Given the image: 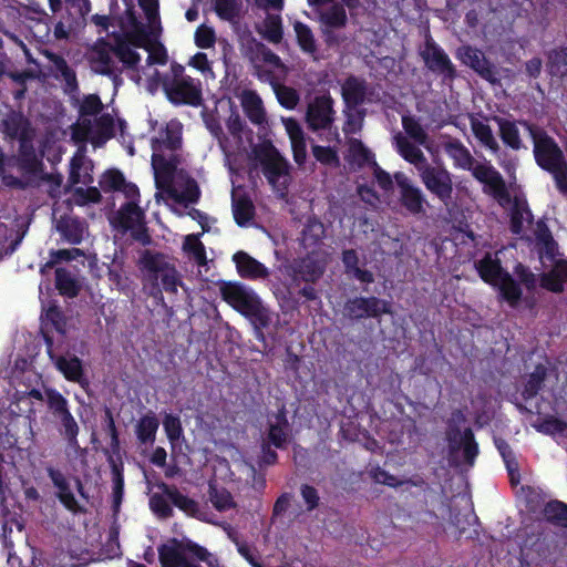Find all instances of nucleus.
<instances>
[{
	"label": "nucleus",
	"instance_id": "nucleus-1",
	"mask_svg": "<svg viewBox=\"0 0 567 567\" xmlns=\"http://www.w3.org/2000/svg\"><path fill=\"white\" fill-rule=\"evenodd\" d=\"M533 140V154L536 164L549 173L558 192L567 197V161L558 143L544 128L526 120H519Z\"/></svg>",
	"mask_w": 567,
	"mask_h": 567
},
{
	"label": "nucleus",
	"instance_id": "nucleus-2",
	"mask_svg": "<svg viewBox=\"0 0 567 567\" xmlns=\"http://www.w3.org/2000/svg\"><path fill=\"white\" fill-rule=\"evenodd\" d=\"M162 567H217V559L207 548L189 538H168L157 547Z\"/></svg>",
	"mask_w": 567,
	"mask_h": 567
},
{
	"label": "nucleus",
	"instance_id": "nucleus-3",
	"mask_svg": "<svg viewBox=\"0 0 567 567\" xmlns=\"http://www.w3.org/2000/svg\"><path fill=\"white\" fill-rule=\"evenodd\" d=\"M142 268L147 271L151 285L148 295L155 300L163 301V290L176 293L181 284L178 272L174 265L169 264L161 252L146 250L141 257Z\"/></svg>",
	"mask_w": 567,
	"mask_h": 567
},
{
	"label": "nucleus",
	"instance_id": "nucleus-4",
	"mask_svg": "<svg viewBox=\"0 0 567 567\" xmlns=\"http://www.w3.org/2000/svg\"><path fill=\"white\" fill-rule=\"evenodd\" d=\"M336 122L334 100L329 92L316 95L307 105L305 123L312 133L326 132L323 140L328 143H341Z\"/></svg>",
	"mask_w": 567,
	"mask_h": 567
},
{
	"label": "nucleus",
	"instance_id": "nucleus-5",
	"mask_svg": "<svg viewBox=\"0 0 567 567\" xmlns=\"http://www.w3.org/2000/svg\"><path fill=\"white\" fill-rule=\"evenodd\" d=\"M326 271V261L319 258L316 252H308L303 257L293 259L288 267V275L292 285H306L298 290L297 295L306 301H316L319 299L318 290L313 287L320 280Z\"/></svg>",
	"mask_w": 567,
	"mask_h": 567
},
{
	"label": "nucleus",
	"instance_id": "nucleus-6",
	"mask_svg": "<svg viewBox=\"0 0 567 567\" xmlns=\"http://www.w3.org/2000/svg\"><path fill=\"white\" fill-rule=\"evenodd\" d=\"M466 421L462 410L456 409L452 412L451 419L447 421L445 439L447 441L450 456L455 455L461 450L463 452L464 462L473 465L480 453L478 444L475 441L474 432L471 427L461 431L457 423Z\"/></svg>",
	"mask_w": 567,
	"mask_h": 567
},
{
	"label": "nucleus",
	"instance_id": "nucleus-7",
	"mask_svg": "<svg viewBox=\"0 0 567 567\" xmlns=\"http://www.w3.org/2000/svg\"><path fill=\"white\" fill-rule=\"evenodd\" d=\"M177 508L199 520L218 524L217 513L234 509V498H172Z\"/></svg>",
	"mask_w": 567,
	"mask_h": 567
},
{
	"label": "nucleus",
	"instance_id": "nucleus-8",
	"mask_svg": "<svg viewBox=\"0 0 567 567\" xmlns=\"http://www.w3.org/2000/svg\"><path fill=\"white\" fill-rule=\"evenodd\" d=\"M111 224L122 233H131V237L146 246L152 241L145 223V214L136 202H126L117 210Z\"/></svg>",
	"mask_w": 567,
	"mask_h": 567
},
{
	"label": "nucleus",
	"instance_id": "nucleus-9",
	"mask_svg": "<svg viewBox=\"0 0 567 567\" xmlns=\"http://www.w3.org/2000/svg\"><path fill=\"white\" fill-rule=\"evenodd\" d=\"M0 517L2 524V538L3 545L9 550L8 564L21 565V559L14 554L10 553L13 548V543L10 539V534L16 527L19 532L24 528L23 506L18 502V498H0Z\"/></svg>",
	"mask_w": 567,
	"mask_h": 567
},
{
	"label": "nucleus",
	"instance_id": "nucleus-10",
	"mask_svg": "<svg viewBox=\"0 0 567 567\" xmlns=\"http://www.w3.org/2000/svg\"><path fill=\"white\" fill-rule=\"evenodd\" d=\"M45 402L55 420V426L61 437L80 433V425L72 414L69 401L56 389L44 390Z\"/></svg>",
	"mask_w": 567,
	"mask_h": 567
},
{
	"label": "nucleus",
	"instance_id": "nucleus-11",
	"mask_svg": "<svg viewBox=\"0 0 567 567\" xmlns=\"http://www.w3.org/2000/svg\"><path fill=\"white\" fill-rule=\"evenodd\" d=\"M392 313V303L374 296L353 297L343 306V315L350 320L359 321L367 318L380 319L383 315Z\"/></svg>",
	"mask_w": 567,
	"mask_h": 567
},
{
	"label": "nucleus",
	"instance_id": "nucleus-12",
	"mask_svg": "<svg viewBox=\"0 0 567 567\" xmlns=\"http://www.w3.org/2000/svg\"><path fill=\"white\" fill-rule=\"evenodd\" d=\"M419 176L425 188L444 205L452 200V174L445 167L427 163L419 167Z\"/></svg>",
	"mask_w": 567,
	"mask_h": 567
},
{
	"label": "nucleus",
	"instance_id": "nucleus-13",
	"mask_svg": "<svg viewBox=\"0 0 567 567\" xmlns=\"http://www.w3.org/2000/svg\"><path fill=\"white\" fill-rule=\"evenodd\" d=\"M254 154L262 167L265 177L272 186L279 183L281 177L288 176V162L270 141L256 146Z\"/></svg>",
	"mask_w": 567,
	"mask_h": 567
},
{
	"label": "nucleus",
	"instance_id": "nucleus-14",
	"mask_svg": "<svg viewBox=\"0 0 567 567\" xmlns=\"http://www.w3.org/2000/svg\"><path fill=\"white\" fill-rule=\"evenodd\" d=\"M167 100L174 105L199 106L203 102L200 81L192 76L163 83Z\"/></svg>",
	"mask_w": 567,
	"mask_h": 567
},
{
	"label": "nucleus",
	"instance_id": "nucleus-15",
	"mask_svg": "<svg viewBox=\"0 0 567 567\" xmlns=\"http://www.w3.org/2000/svg\"><path fill=\"white\" fill-rule=\"evenodd\" d=\"M421 56L429 71L441 75L444 83L453 82L457 76V70L447 53L432 39L426 40Z\"/></svg>",
	"mask_w": 567,
	"mask_h": 567
},
{
	"label": "nucleus",
	"instance_id": "nucleus-16",
	"mask_svg": "<svg viewBox=\"0 0 567 567\" xmlns=\"http://www.w3.org/2000/svg\"><path fill=\"white\" fill-rule=\"evenodd\" d=\"M456 56L463 64L472 69L481 79L493 85L499 84L501 81L497 68L480 49L470 44L462 45L457 49Z\"/></svg>",
	"mask_w": 567,
	"mask_h": 567
},
{
	"label": "nucleus",
	"instance_id": "nucleus-17",
	"mask_svg": "<svg viewBox=\"0 0 567 567\" xmlns=\"http://www.w3.org/2000/svg\"><path fill=\"white\" fill-rule=\"evenodd\" d=\"M473 177L488 188V193L498 200L499 204L512 202L505 179L502 174L489 163H474L470 169Z\"/></svg>",
	"mask_w": 567,
	"mask_h": 567
},
{
	"label": "nucleus",
	"instance_id": "nucleus-18",
	"mask_svg": "<svg viewBox=\"0 0 567 567\" xmlns=\"http://www.w3.org/2000/svg\"><path fill=\"white\" fill-rule=\"evenodd\" d=\"M220 296L233 309L245 316L261 298L238 281H223L219 286Z\"/></svg>",
	"mask_w": 567,
	"mask_h": 567
},
{
	"label": "nucleus",
	"instance_id": "nucleus-19",
	"mask_svg": "<svg viewBox=\"0 0 567 567\" xmlns=\"http://www.w3.org/2000/svg\"><path fill=\"white\" fill-rule=\"evenodd\" d=\"M394 179L399 188V202L401 206L413 216L425 214L427 200L422 190L401 172L394 174Z\"/></svg>",
	"mask_w": 567,
	"mask_h": 567
},
{
	"label": "nucleus",
	"instance_id": "nucleus-20",
	"mask_svg": "<svg viewBox=\"0 0 567 567\" xmlns=\"http://www.w3.org/2000/svg\"><path fill=\"white\" fill-rule=\"evenodd\" d=\"M51 361L65 380L78 383L82 389L90 385L82 360L75 354H51Z\"/></svg>",
	"mask_w": 567,
	"mask_h": 567
},
{
	"label": "nucleus",
	"instance_id": "nucleus-21",
	"mask_svg": "<svg viewBox=\"0 0 567 567\" xmlns=\"http://www.w3.org/2000/svg\"><path fill=\"white\" fill-rule=\"evenodd\" d=\"M1 132L10 140L21 141L31 135H34L30 120L23 115L20 111H13L7 113L4 118L0 122Z\"/></svg>",
	"mask_w": 567,
	"mask_h": 567
},
{
	"label": "nucleus",
	"instance_id": "nucleus-22",
	"mask_svg": "<svg viewBox=\"0 0 567 567\" xmlns=\"http://www.w3.org/2000/svg\"><path fill=\"white\" fill-rule=\"evenodd\" d=\"M44 56L52 63L51 72L56 80L64 82V92L74 93L79 90V82L75 71L68 64L66 60L54 52L45 51Z\"/></svg>",
	"mask_w": 567,
	"mask_h": 567
},
{
	"label": "nucleus",
	"instance_id": "nucleus-23",
	"mask_svg": "<svg viewBox=\"0 0 567 567\" xmlns=\"http://www.w3.org/2000/svg\"><path fill=\"white\" fill-rule=\"evenodd\" d=\"M233 261L236 265L238 275L244 279H267L270 275L269 269L264 264L248 255L246 251L240 250L234 254Z\"/></svg>",
	"mask_w": 567,
	"mask_h": 567
},
{
	"label": "nucleus",
	"instance_id": "nucleus-24",
	"mask_svg": "<svg viewBox=\"0 0 567 567\" xmlns=\"http://www.w3.org/2000/svg\"><path fill=\"white\" fill-rule=\"evenodd\" d=\"M536 243L535 250L540 260H548L553 262L557 259L559 254L558 243L554 239L550 229L548 226L540 221L537 225V230L535 234Z\"/></svg>",
	"mask_w": 567,
	"mask_h": 567
},
{
	"label": "nucleus",
	"instance_id": "nucleus-25",
	"mask_svg": "<svg viewBox=\"0 0 567 567\" xmlns=\"http://www.w3.org/2000/svg\"><path fill=\"white\" fill-rule=\"evenodd\" d=\"M368 83L364 79L355 75L346 78L341 86V95L348 109H355L364 103L367 97Z\"/></svg>",
	"mask_w": 567,
	"mask_h": 567
},
{
	"label": "nucleus",
	"instance_id": "nucleus-26",
	"mask_svg": "<svg viewBox=\"0 0 567 567\" xmlns=\"http://www.w3.org/2000/svg\"><path fill=\"white\" fill-rule=\"evenodd\" d=\"M131 44L141 48L143 47V40L136 35H128V41L117 40L112 51L126 69L137 71L141 55L131 48Z\"/></svg>",
	"mask_w": 567,
	"mask_h": 567
},
{
	"label": "nucleus",
	"instance_id": "nucleus-27",
	"mask_svg": "<svg viewBox=\"0 0 567 567\" xmlns=\"http://www.w3.org/2000/svg\"><path fill=\"white\" fill-rule=\"evenodd\" d=\"M244 317L247 318L254 326L255 338L258 341L266 343V334L264 330L269 328V326L272 323L275 313L267 306H265L260 299L255 303L252 308L249 309L247 313H245Z\"/></svg>",
	"mask_w": 567,
	"mask_h": 567
},
{
	"label": "nucleus",
	"instance_id": "nucleus-28",
	"mask_svg": "<svg viewBox=\"0 0 567 567\" xmlns=\"http://www.w3.org/2000/svg\"><path fill=\"white\" fill-rule=\"evenodd\" d=\"M445 154L453 161L456 168L470 171L475 163L470 150L458 140L450 137L442 144Z\"/></svg>",
	"mask_w": 567,
	"mask_h": 567
},
{
	"label": "nucleus",
	"instance_id": "nucleus-29",
	"mask_svg": "<svg viewBox=\"0 0 567 567\" xmlns=\"http://www.w3.org/2000/svg\"><path fill=\"white\" fill-rule=\"evenodd\" d=\"M493 121L498 126V135L507 147L513 151H519L524 145L517 124L519 121H512L506 117L495 115Z\"/></svg>",
	"mask_w": 567,
	"mask_h": 567
},
{
	"label": "nucleus",
	"instance_id": "nucleus-30",
	"mask_svg": "<svg viewBox=\"0 0 567 567\" xmlns=\"http://www.w3.org/2000/svg\"><path fill=\"white\" fill-rule=\"evenodd\" d=\"M33 137L31 135L19 141L18 162L22 171L31 174L38 173L42 167L41 159L38 158L33 146Z\"/></svg>",
	"mask_w": 567,
	"mask_h": 567
},
{
	"label": "nucleus",
	"instance_id": "nucleus-31",
	"mask_svg": "<svg viewBox=\"0 0 567 567\" xmlns=\"http://www.w3.org/2000/svg\"><path fill=\"white\" fill-rule=\"evenodd\" d=\"M152 166L154 168L156 187L167 190L173 185L176 165L163 155L153 154Z\"/></svg>",
	"mask_w": 567,
	"mask_h": 567
},
{
	"label": "nucleus",
	"instance_id": "nucleus-32",
	"mask_svg": "<svg viewBox=\"0 0 567 567\" xmlns=\"http://www.w3.org/2000/svg\"><path fill=\"white\" fill-rule=\"evenodd\" d=\"M475 269L477 270L481 279L489 285H495L506 272L502 267L501 260L493 258L489 252L475 262Z\"/></svg>",
	"mask_w": 567,
	"mask_h": 567
},
{
	"label": "nucleus",
	"instance_id": "nucleus-33",
	"mask_svg": "<svg viewBox=\"0 0 567 567\" xmlns=\"http://www.w3.org/2000/svg\"><path fill=\"white\" fill-rule=\"evenodd\" d=\"M524 220L533 223L534 216L526 199L515 197L511 208L509 230L514 235H520L524 230Z\"/></svg>",
	"mask_w": 567,
	"mask_h": 567
},
{
	"label": "nucleus",
	"instance_id": "nucleus-34",
	"mask_svg": "<svg viewBox=\"0 0 567 567\" xmlns=\"http://www.w3.org/2000/svg\"><path fill=\"white\" fill-rule=\"evenodd\" d=\"M91 64L95 73L112 78L115 85L122 81L120 75L114 71V63L110 54V51L106 48L101 47L93 49Z\"/></svg>",
	"mask_w": 567,
	"mask_h": 567
},
{
	"label": "nucleus",
	"instance_id": "nucleus-35",
	"mask_svg": "<svg viewBox=\"0 0 567 567\" xmlns=\"http://www.w3.org/2000/svg\"><path fill=\"white\" fill-rule=\"evenodd\" d=\"M159 426V421L153 411L144 414L135 425V434L140 444H153L156 439V433Z\"/></svg>",
	"mask_w": 567,
	"mask_h": 567
},
{
	"label": "nucleus",
	"instance_id": "nucleus-36",
	"mask_svg": "<svg viewBox=\"0 0 567 567\" xmlns=\"http://www.w3.org/2000/svg\"><path fill=\"white\" fill-rule=\"evenodd\" d=\"M348 162L359 168L364 166H373L375 161L374 154L359 138H350L348 147Z\"/></svg>",
	"mask_w": 567,
	"mask_h": 567
},
{
	"label": "nucleus",
	"instance_id": "nucleus-37",
	"mask_svg": "<svg viewBox=\"0 0 567 567\" xmlns=\"http://www.w3.org/2000/svg\"><path fill=\"white\" fill-rule=\"evenodd\" d=\"M246 116L252 124L260 125L266 121V112L260 96L255 91H247L241 99Z\"/></svg>",
	"mask_w": 567,
	"mask_h": 567
},
{
	"label": "nucleus",
	"instance_id": "nucleus-38",
	"mask_svg": "<svg viewBox=\"0 0 567 567\" xmlns=\"http://www.w3.org/2000/svg\"><path fill=\"white\" fill-rule=\"evenodd\" d=\"M399 154L410 164H413L419 172V167H424L429 162L420 147L411 143L406 137L398 135L395 137Z\"/></svg>",
	"mask_w": 567,
	"mask_h": 567
},
{
	"label": "nucleus",
	"instance_id": "nucleus-39",
	"mask_svg": "<svg viewBox=\"0 0 567 567\" xmlns=\"http://www.w3.org/2000/svg\"><path fill=\"white\" fill-rule=\"evenodd\" d=\"M58 231L63 239L71 245H79L83 240V224L79 218L62 217L58 225Z\"/></svg>",
	"mask_w": 567,
	"mask_h": 567
},
{
	"label": "nucleus",
	"instance_id": "nucleus-40",
	"mask_svg": "<svg viewBox=\"0 0 567 567\" xmlns=\"http://www.w3.org/2000/svg\"><path fill=\"white\" fill-rule=\"evenodd\" d=\"M499 293L502 298L512 307L516 308L523 297V290L519 282L513 278L509 272H505L499 280Z\"/></svg>",
	"mask_w": 567,
	"mask_h": 567
},
{
	"label": "nucleus",
	"instance_id": "nucleus-41",
	"mask_svg": "<svg viewBox=\"0 0 567 567\" xmlns=\"http://www.w3.org/2000/svg\"><path fill=\"white\" fill-rule=\"evenodd\" d=\"M471 130L476 140L482 146L491 151L493 154H497L501 150L498 142L496 141L491 126L482 121L472 118Z\"/></svg>",
	"mask_w": 567,
	"mask_h": 567
},
{
	"label": "nucleus",
	"instance_id": "nucleus-42",
	"mask_svg": "<svg viewBox=\"0 0 567 567\" xmlns=\"http://www.w3.org/2000/svg\"><path fill=\"white\" fill-rule=\"evenodd\" d=\"M346 6L341 3H332L326 11L320 13L319 20L330 29H342L348 23Z\"/></svg>",
	"mask_w": 567,
	"mask_h": 567
},
{
	"label": "nucleus",
	"instance_id": "nucleus-43",
	"mask_svg": "<svg viewBox=\"0 0 567 567\" xmlns=\"http://www.w3.org/2000/svg\"><path fill=\"white\" fill-rule=\"evenodd\" d=\"M233 215L236 224L245 227L255 217V206L252 200L243 195L233 199Z\"/></svg>",
	"mask_w": 567,
	"mask_h": 567
},
{
	"label": "nucleus",
	"instance_id": "nucleus-44",
	"mask_svg": "<svg viewBox=\"0 0 567 567\" xmlns=\"http://www.w3.org/2000/svg\"><path fill=\"white\" fill-rule=\"evenodd\" d=\"M166 192L177 203L183 204L186 207L189 204L198 203L202 194L200 188L194 178H188L186 181L185 186L181 193L174 189L173 186H171Z\"/></svg>",
	"mask_w": 567,
	"mask_h": 567
},
{
	"label": "nucleus",
	"instance_id": "nucleus-45",
	"mask_svg": "<svg viewBox=\"0 0 567 567\" xmlns=\"http://www.w3.org/2000/svg\"><path fill=\"white\" fill-rule=\"evenodd\" d=\"M297 43L303 53L315 55L318 51L316 39L310 27L301 21L293 23Z\"/></svg>",
	"mask_w": 567,
	"mask_h": 567
},
{
	"label": "nucleus",
	"instance_id": "nucleus-46",
	"mask_svg": "<svg viewBox=\"0 0 567 567\" xmlns=\"http://www.w3.org/2000/svg\"><path fill=\"white\" fill-rule=\"evenodd\" d=\"M546 374V368L542 364H538L528 375L522 392L525 401L534 399L539 393L544 386Z\"/></svg>",
	"mask_w": 567,
	"mask_h": 567
},
{
	"label": "nucleus",
	"instance_id": "nucleus-47",
	"mask_svg": "<svg viewBox=\"0 0 567 567\" xmlns=\"http://www.w3.org/2000/svg\"><path fill=\"white\" fill-rule=\"evenodd\" d=\"M240 0H214V10L224 21L235 22L241 13Z\"/></svg>",
	"mask_w": 567,
	"mask_h": 567
},
{
	"label": "nucleus",
	"instance_id": "nucleus-48",
	"mask_svg": "<svg viewBox=\"0 0 567 567\" xmlns=\"http://www.w3.org/2000/svg\"><path fill=\"white\" fill-rule=\"evenodd\" d=\"M55 288L60 295L74 298L79 293V286L71 272L65 268L55 269Z\"/></svg>",
	"mask_w": 567,
	"mask_h": 567
},
{
	"label": "nucleus",
	"instance_id": "nucleus-49",
	"mask_svg": "<svg viewBox=\"0 0 567 567\" xmlns=\"http://www.w3.org/2000/svg\"><path fill=\"white\" fill-rule=\"evenodd\" d=\"M311 152L315 159L323 166L339 168L341 165L337 147L315 144Z\"/></svg>",
	"mask_w": 567,
	"mask_h": 567
},
{
	"label": "nucleus",
	"instance_id": "nucleus-50",
	"mask_svg": "<svg viewBox=\"0 0 567 567\" xmlns=\"http://www.w3.org/2000/svg\"><path fill=\"white\" fill-rule=\"evenodd\" d=\"M107 462L111 467L113 478V493L112 496H123L124 492V466L120 454H109Z\"/></svg>",
	"mask_w": 567,
	"mask_h": 567
},
{
	"label": "nucleus",
	"instance_id": "nucleus-51",
	"mask_svg": "<svg viewBox=\"0 0 567 567\" xmlns=\"http://www.w3.org/2000/svg\"><path fill=\"white\" fill-rule=\"evenodd\" d=\"M103 430L110 436V454H120V433L111 409L106 408L103 417ZM109 455V452H106Z\"/></svg>",
	"mask_w": 567,
	"mask_h": 567
},
{
	"label": "nucleus",
	"instance_id": "nucleus-52",
	"mask_svg": "<svg viewBox=\"0 0 567 567\" xmlns=\"http://www.w3.org/2000/svg\"><path fill=\"white\" fill-rule=\"evenodd\" d=\"M544 514L548 522L567 527V504L555 498L546 504Z\"/></svg>",
	"mask_w": 567,
	"mask_h": 567
},
{
	"label": "nucleus",
	"instance_id": "nucleus-53",
	"mask_svg": "<svg viewBox=\"0 0 567 567\" xmlns=\"http://www.w3.org/2000/svg\"><path fill=\"white\" fill-rule=\"evenodd\" d=\"M99 185L104 193L120 192L125 186V177L121 171L111 168L103 173Z\"/></svg>",
	"mask_w": 567,
	"mask_h": 567
},
{
	"label": "nucleus",
	"instance_id": "nucleus-54",
	"mask_svg": "<svg viewBox=\"0 0 567 567\" xmlns=\"http://www.w3.org/2000/svg\"><path fill=\"white\" fill-rule=\"evenodd\" d=\"M284 37L282 22L279 16H268L265 20L264 38L274 44L281 42Z\"/></svg>",
	"mask_w": 567,
	"mask_h": 567
},
{
	"label": "nucleus",
	"instance_id": "nucleus-55",
	"mask_svg": "<svg viewBox=\"0 0 567 567\" xmlns=\"http://www.w3.org/2000/svg\"><path fill=\"white\" fill-rule=\"evenodd\" d=\"M183 249L186 252L192 254L194 259L198 264H203L206 260L205 246L199 240V235H196V234L187 235L183 243Z\"/></svg>",
	"mask_w": 567,
	"mask_h": 567
},
{
	"label": "nucleus",
	"instance_id": "nucleus-56",
	"mask_svg": "<svg viewBox=\"0 0 567 567\" xmlns=\"http://www.w3.org/2000/svg\"><path fill=\"white\" fill-rule=\"evenodd\" d=\"M402 126L405 133L417 144H425L427 134L417 120L412 116H403Z\"/></svg>",
	"mask_w": 567,
	"mask_h": 567
},
{
	"label": "nucleus",
	"instance_id": "nucleus-57",
	"mask_svg": "<svg viewBox=\"0 0 567 567\" xmlns=\"http://www.w3.org/2000/svg\"><path fill=\"white\" fill-rule=\"evenodd\" d=\"M163 426L167 439L174 443L183 435V426L178 415L167 413L163 419Z\"/></svg>",
	"mask_w": 567,
	"mask_h": 567
},
{
	"label": "nucleus",
	"instance_id": "nucleus-58",
	"mask_svg": "<svg viewBox=\"0 0 567 567\" xmlns=\"http://www.w3.org/2000/svg\"><path fill=\"white\" fill-rule=\"evenodd\" d=\"M564 285L565 281H563V279L559 278L553 269L547 272H543L539 276V286L549 292L563 293L565 290Z\"/></svg>",
	"mask_w": 567,
	"mask_h": 567
},
{
	"label": "nucleus",
	"instance_id": "nucleus-59",
	"mask_svg": "<svg viewBox=\"0 0 567 567\" xmlns=\"http://www.w3.org/2000/svg\"><path fill=\"white\" fill-rule=\"evenodd\" d=\"M514 275L519 285H523L528 291H533L537 286V276L524 264L517 262L514 267Z\"/></svg>",
	"mask_w": 567,
	"mask_h": 567
},
{
	"label": "nucleus",
	"instance_id": "nucleus-60",
	"mask_svg": "<svg viewBox=\"0 0 567 567\" xmlns=\"http://www.w3.org/2000/svg\"><path fill=\"white\" fill-rule=\"evenodd\" d=\"M287 427L288 426H282L280 423L270 424L267 434V441L265 442L274 445L276 449H286L288 439L286 432Z\"/></svg>",
	"mask_w": 567,
	"mask_h": 567
},
{
	"label": "nucleus",
	"instance_id": "nucleus-61",
	"mask_svg": "<svg viewBox=\"0 0 567 567\" xmlns=\"http://www.w3.org/2000/svg\"><path fill=\"white\" fill-rule=\"evenodd\" d=\"M96 134L102 141H107L114 137V118L111 114H101L95 120Z\"/></svg>",
	"mask_w": 567,
	"mask_h": 567
},
{
	"label": "nucleus",
	"instance_id": "nucleus-62",
	"mask_svg": "<svg viewBox=\"0 0 567 567\" xmlns=\"http://www.w3.org/2000/svg\"><path fill=\"white\" fill-rule=\"evenodd\" d=\"M173 506L176 507L172 498H150V508L161 519L173 516Z\"/></svg>",
	"mask_w": 567,
	"mask_h": 567
},
{
	"label": "nucleus",
	"instance_id": "nucleus-63",
	"mask_svg": "<svg viewBox=\"0 0 567 567\" xmlns=\"http://www.w3.org/2000/svg\"><path fill=\"white\" fill-rule=\"evenodd\" d=\"M276 94L280 105L287 110H293L300 100L298 92L286 85L279 86Z\"/></svg>",
	"mask_w": 567,
	"mask_h": 567
},
{
	"label": "nucleus",
	"instance_id": "nucleus-64",
	"mask_svg": "<svg viewBox=\"0 0 567 567\" xmlns=\"http://www.w3.org/2000/svg\"><path fill=\"white\" fill-rule=\"evenodd\" d=\"M103 110V103L99 95L89 94L84 96L83 102L80 106L81 116H95Z\"/></svg>",
	"mask_w": 567,
	"mask_h": 567
}]
</instances>
